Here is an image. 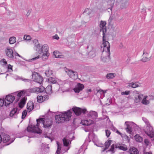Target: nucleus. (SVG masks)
Listing matches in <instances>:
<instances>
[{
    "instance_id": "bb28decb",
    "label": "nucleus",
    "mask_w": 154,
    "mask_h": 154,
    "mask_svg": "<svg viewBox=\"0 0 154 154\" xmlns=\"http://www.w3.org/2000/svg\"><path fill=\"white\" fill-rule=\"evenodd\" d=\"M129 152L131 154H138L139 153L137 149L135 147L130 148L129 149Z\"/></svg>"
},
{
    "instance_id": "c756f323",
    "label": "nucleus",
    "mask_w": 154,
    "mask_h": 154,
    "mask_svg": "<svg viewBox=\"0 0 154 154\" xmlns=\"http://www.w3.org/2000/svg\"><path fill=\"white\" fill-rule=\"evenodd\" d=\"M63 141L64 146H68L70 143V140L64 138L63 139Z\"/></svg>"
},
{
    "instance_id": "393cba45",
    "label": "nucleus",
    "mask_w": 154,
    "mask_h": 154,
    "mask_svg": "<svg viewBox=\"0 0 154 154\" xmlns=\"http://www.w3.org/2000/svg\"><path fill=\"white\" fill-rule=\"evenodd\" d=\"M26 97H24L20 100V102L19 103V106L20 108H22L24 106L26 103Z\"/></svg>"
},
{
    "instance_id": "37998d69",
    "label": "nucleus",
    "mask_w": 154,
    "mask_h": 154,
    "mask_svg": "<svg viewBox=\"0 0 154 154\" xmlns=\"http://www.w3.org/2000/svg\"><path fill=\"white\" fill-rule=\"evenodd\" d=\"M142 120L145 123L146 126L147 125H149L150 124L149 121L148 120L145 118L143 117L142 118Z\"/></svg>"
},
{
    "instance_id": "79ce46f5",
    "label": "nucleus",
    "mask_w": 154,
    "mask_h": 154,
    "mask_svg": "<svg viewBox=\"0 0 154 154\" xmlns=\"http://www.w3.org/2000/svg\"><path fill=\"white\" fill-rule=\"evenodd\" d=\"M92 12L91 9L89 8H86L84 11V13H86L88 15L90 14Z\"/></svg>"
},
{
    "instance_id": "a211bd4d",
    "label": "nucleus",
    "mask_w": 154,
    "mask_h": 154,
    "mask_svg": "<svg viewBox=\"0 0 154 154\" xmlns=\"http://www.w3.org/2000/svg\"><path fill=\"white\" fill-rule=\"evenodd\" d=\"M88 51H89V55L92 57H93L95 55V49L91 45H88L87 47Z\"/></svg>"
},
{
    "instance_id": "3c124183",
    "label": "nucleus",
    "mask_w": 154,
    "mask_h": 154,
    "mask_svg": "<svg viewBox=\"0 0 154 154\" xmlns=\"http://www.w3.org/2000/svg\"><path fill=\"white\" fill-rule=\"evenodd\" d=\"M130 91H126L125 92H122L121 94L122 95H129L130 94Z\"/></svg>"
},
{
    "instance_id": "052dcab7",
    "label": "nucleus",
    "mask_w": 154,
    "mask_h": 154,
    "mask_svg": "<svg viewBox=\"0 0 154 154\" xmlns=\"http://www.w3.org/2000/svg\"><path fill=\"white\" fill-rule=\"evenodd\" d=\"M111 128V129L112 130H113V131H116L117 130V129L115 128L114 127V126H112V127Z\"/></svg>"
},
{
    "instance_id": "7ed1b4c3",
    "label": "nucleus",
    "mask_w": 154,
    "mask_h": 154,
    "mask_svg": "<svg viewBox=\"0 0 154 154\" xmlns=\"http://www.w3.org/2000/svg\"><path fill=\"white\" fill-rule=\"evenodd\" d=\"M106 21L101 20L99 24L100 30V32H102L103 33V45L104 47V50L106 49L108 51H109L110 45L109 42L106 41V37L105 36V33L106 32Z\"/></svg>"
},
{
    "instance_id": "e2e57ef3",
    "label": "nucleus",
    "mask_w": 154,
    "mask_h": 154,
    "mask_svg": "<svg viewBox=\"0 0 154 154\" xmlns=\"http://www.w3.org/2000/svg\"><path fill=\"white\" fill-rule=\"evenodd\" d=\"M111 5H112L114 2V0H111Z\"/></svg>"
},
{
    "instance_id": "39448f33",
    "label": "nucleus",
    "mask_w": 154,
    "mask_h": 154,
    "mask_svg": "<svg viewBox=\"0 0 154 154\" xmlns=\"http://www.w3.org/2000/svg\"><path fill=\"white\" fill-rule=\"evenodd\" d=\"M87 112V117L90 119L82 120L81 121L82 124L85 125H90L94 123V120L98 116L97 113L95 111H91Z\"/></svg>"
},
{
    "instance_id": "423d86ee",
    "label": "nucleus",
    "mask_w": 154,
    "mask_h": 154,
    "mask_svg": "<svg viewBox=\"0 0 154 154\" xmlns=\"http://www.w3.org/2000/svg\"><path fill=\"white\" fill-rule=\"evenodd\" d=\"M33 42L35 43V46L36 48V51L40 54L48 52V47L47 44L44 45L42 46L39 44H36V43L38 42V40L36 39L34 40Z\"/></svg>"
},
{
    "instance_id": "bf43d9fd",
    "label": "nucleus",
    "mask_w": 154,
    "mask_h": 154,
    "mask_svg": "<svg viewBox=\"0 0 154 154\" xmlns=\"http://www.w3.org/2000/svg\"><path fill=\"white\" fill-rule=\"evenodd\" d=\"M15 79L16 80H20L21 77L17 76H16L15 77Z\"/></svg>"
},
{
    "instance_id": "2f4dec72",
    "label": "nucleus",
    "mask_w": 154,
    "mask_h": 154,
    "mask_svg": "<svg viewBox=\"0 0 154 154\" xmlns=\"http://www.w3.org/2000/svg\"><path fill=\"white\" fill-rule=\"evenodd\" d=\"M134 138L137 142H141L143 140L142 138L138 134L134 136Z\"/></svg>"
},
{
    "instance_id": "c85d7f7f",
    "label": "nucleus",
    "mask_w": 154,
    "mask_h": 154,
    "mask_svg": "<svg viewBox=\"0 0 154 154\" xmlns=\"http://www.w3.org/2000/svg\"><path fill=\"white\" fill-rule=\"evenodd\" d=\"M44 88L43 86H40L39 87H36V93H41L44 91Z\"/></svg>"
},
{
    "instance_id": "f03ea898",
    "label": "nucleus",
    "mask_w": 154,
    "mask_h": 154,
    "mask_svg": "<svg viewBox=\"0 0 154 154\" xmlns=\"http://www.w3.org/2000/svg\"><path fill=\"white\" fill-rule=\"evenodd\" d=\"M25 92V91L23 90L19 92H14L7 95L4 100L5 105L7 106L10 104L12 103L15 99L16 96H17V101H18L19 100V98L24 95Z\"/></svg>"
},
{
    "instance_id": "473e14b6",
    "label": "nucleus",
    "mask_w": 154,
    "mask_h": 154,
    "mask_svg": "<svg viewBox=\"0 0 154 154\" xmlns=\"http://www.w3.org/2000/svg\"><path fill=\"white\" fill-rule=\"evenodd\" d=\"M53 55L55 58H61L62 55H60V53L58 51H55L53 52Z\"/></svg>"
},
{
    "instance_id": "6ab92c4d",
    "label": "nucleus",
    "mask_w": 154,
    "mask_h": 154,
    "mask_svg": "<svg viewBox=\"0 0 154 154\" xmlns=\"http://www.w3.org/2000/svg\"><path fill=\"white\" fill-rule=\"evenodd\" d=\"M49 97L48 95L44 96H38L37 97V101L38 103H42L44 101L48 100Z\"/></svg>"
},
{
    "instance_id": "f704fd0d",
    "label": "nucleus",
    "mask_w": 154,
    "mask_h": 154,
    "mask_svg": "<svg viewBox=\"0 0 154 154\" xmlns=\"http://www.w3.org/2000/svg\"><path fill=\"white\" fill-rule=\"evenodd\" d=\"M111 142L112 141L111 140H109L105 142V150H106L108 148L109 146L111 145Z\"/></svg>"
},
{
    "instance_id": "e433bc0d",
    "label": "nucleus",
    "mask_w": 154,
    "mask_h": 154,
    "mask_svg": "<svg viewBox=\"0 0 154 154\" xmlns=\"http://www.w3.org/2000/svg\"><path fill=\"white\" fill-rule=\"evenodd\" d=\"M150 53L149 50L147 49H145L143 51V55L144 56L148 57Z\"/></svg>"
},
{
    "instance_id": "1a4fd4ad",
    "label": "nucleus",
    "mask_w": 154,
    "mask_h": 154,
    "mask_svg": "<svg viewBox=\"0 0 154 154\" xmlns=\"http://www.w3.org/2000/svg\"><path fill=\"white\" fill-rule=\"evenodd\" d=\"M136 124L133 122L127 121L125 122V125L126 126L125 128L126 131L131 134L132 132V128H134Z\"/></svg>"
},
{
    "instance_id": "9d476101",
    "label": "nucleus",
    "mask_w": 154,
    "mask_h": 154,
    "mask_svg": "<svg viewBox=\"0 0 154 154\" xmlns=\"http://www.w3.org/2000/svg\"><path fill=\"white\" fill-rule=\"evenodd\" d=\"M72 110L74 113L77 116L80 115L82 112L84 114L87 111L86 109H82L76 106L73 107L72 108Z\"/></svg>"
},
{
    "instance_id": "4c0bfd02",
    "label": "nucleus",
    "mask_w": 154,
    "mask_h": 154,
    "mask_svg": "<svg viewBox=\"0 0 154 154\" xmlns=\"http://www.w3.org/2000/svg\"><path fill=\"white\" fill-rule=\"evenodd\" d=\"M0 64L3 66H6L7 62L5 59H3L0 61Z\"/></svg>"
},
{
    "instance_id": "c9c22d12",
    "label": "nucleus",
    "mask_w": 154,
    "mask_h": 154,
    "mask_svg": "<svg viewBox=\"0 0 154 154\" xmlns=\"http://www.w3.org/2000/svg\"><path fill=\"white\" fill-rule=\"evenodd\" d=\"M116 76V74L115 73H110L107 74L106 75V77L107 78L109 79H113Z\"/></svg>"
},
{
    "instance_id": "aec40b11",
    "label": "nucleus",
    "mask_w": 154,
    "mask_h": 154,
    "mask_svg": "<svg viewBox=\"0 0 154 154\" xmlns=\"http://www.w3.org/2000/svg\"><path fill=\"white\" fill-rule=\"evenodd\" d=\"M17 110V108L13 109L10 112V116L11 117H13L14 118H17V115L18 113Z\"/></svg>"
},
{
    "instance_id": "de8ad7c7",
    "label": "nucleus",
    "mask_w": 154,
    "mask_h": 154,
    "mask_svg": "<svg viewBox=\"0 0 154 154\" xmlns=\"http://www.w3.org/2000/svg\"><path fill=\"white\" fill-rule=\"evenodd\" d=\"M27 114V112L25 110L23 111L22 112V118L24 119L26 116Z\"/></svg>"
},
{
    "instance_id": "a19ab883",
    "label": "nucleus",
    "mask_w": 154,
    "mask_h": 154,
    "mask_svg": "<svg viewBox=\"0 0 154 154\" xmlns=\"http://www.w3.org/2000/svg\"><path fill=\"white\" fill-rule=\"evenodd\" d=\"M150 57H147V56H145L141 59V60L143 62H147L149 60Z\"/></svg>"
},
{
    "instance_id": "6e6552de",
    "label": "nucleus",
    "mask_w": 154,
    "mask_h": 154,
    "mask_svg": "<svg viewBox=\"0 0 154 154\" xmlns=\"http://www.w3.org/2000/svg\"><path fill=\"white\" fill-rule=\"evenodd\" d=\"M64 69L65 72L70 78L73 79H77L78 78V75L76 72L74 71L67 68H65Z\"/></svg>"
},
{
    "instance_id": "2eb2a0df",
    "label": "nucleus",
    "mask_w": 154,
    "mask_h": 154,
    "mask_svg": "<svg viewBox=\"0 0 154 154\" xmlns=\"http://www.w3.org/2000/svg\"><path fill=\"white\" fill-rule=\"evenodd\" d=\"M84 85L81 83H77L75 87L74 88V91L76 93H79L84 88Z\"/></svg>"
},
{
    "instance_id": "4468645a",
    "label": "nucleus",
    "mask_w": 154,
    "mask_h": 154,
    "mask_svg": "<svg viewBox=\"0 0 154 154\" xmlns=\"http://www.w3.org/2000/svg\"><path fill=\"white\" fill-rule=\"evenodd\" d=\"M136 93L134 95V101L136 103H139L141 102L142 99L143 97V95L138 93L137 91H136Z\"/></svg>"
},
{
    "instance_id": "13d9d810",
    "label": "nucleus",
    "mask_w": 154,
    "mask_h": 154,
    "mask_svg": "<svg viewBox=\"0 0 154 154\" xmlns=\"http://www.w3.org/2000/svg\"><path fill=\"white\" fill-rule=\"evenodd\" d=\"M98 92H100V94H104L105 93L104 91L103 90H99L98 91Z\"/></svg>"
},
{
    "instance_id": "b1692460",
    "label": "nucleus",
    "mask_w": 154,
    "mask_h": 154,
    "mask_svg": "<svg viewBox=\"0 0 154 154\" xmlns=\"http://www.w3.org/2000/svg\"><path fill=\"white\" fill-rule=\"evenodd\" d=\"M49 54V52L42 53V54L40 55V57L43 60L45 61L48 59Z\"/></svg>"
},
{
    "instance_id": "4be33fe9",
    "label": "nucleus",
    "mask_w": 154,
    "mask_h": 154,
    "mask_svg": "<svg viewBox=\"0 0 154 154\" xmlns=\"http://www.w3.org/2000/svg\"><path fill=\"white\" fill-rule=\"evenodd\" d=\"M128 0H121L120 8L122 9L125 8L128 5Z\"/></svg>"
},
{
    "instance_id": "dca6fc26",
    "label": "nucleus",
    "mask_w": 154,
    "mask_h": 154,
    "mask_svg": "<svg viewBox=\"0 0 154 154\" xmlns=\"http://www.w3.org/2000/svg\"><path fill=\"white\" fill-rule=\"evenodd\" d=\"M5 52L6 55L8 57L11 59L13 58V51L11 48H6L5 49Z\"/></svg>"
},
{
    "instance_id": "6e6d98bb",
    "label": "nucleus",
    "mask_w": 154,
    "mask_h": 154,
    "mask_svg": "<svg viewBox=\"0 0 154 154\" xmlns=\"http://www.w3.org/2000/svg\"><path fill=\"white\" fill-rule=\"evenodd\" d=\"M53 38L54 39H56L57 40H58L59 38V37L57 35H55L53 36Z\"/></svg>"
},
{
    "instance_id": "58836bf2",
    "label": "nucleus",
    "mask_w": 154,
    "mask_h": 154,
    "mask_svg": "<svg viewBox=\"0 0 154 154\" xmlns=\"http://www.w3.org/2000/svg\"><path fill=\"white\" fill-rule=\"evenodd\" d=\"M48 81L51 82L53 84H54L56 83L57 82V80L55 78L50 77L48 79Z\"/></svg>"
},
{
    "instance_id": "20e7f679",
    "label": "nucleus",
    "mask_w": 154,
    "mask_h": 154,
    "mask_svg": "<svg viewBox=\"0 0 154 154\" xmlns=\"http://www.w3.org/2000/svg\"><path fill=\"white\" fill-rule=\"evenodd\" d=\"M71 109L62 112L55 116L56 122L58 123H62L65 121H69L72 116Z\"/></svg>"
},
{
    "instance_id": "7c9ffc66",
    "label": "nucleus",
    "mask_w": 154,
    "mask_h": 154,
    "mask_svg": "<svg viewBox=\"0 0 154 154\" xmlns=\"http://www.w3.org/2000/svg\"><path fill=\"white\" fill-rule=\"evenodd\" d=\"M16 39L15 37L13 36L10 38L9 43L10 44H13L16 42Z\"/></svg>"
},
{
    "instance_id": "9b49d317",
    "label": "nucleus",
    "mask_w": 154,
    "mask_h": 154,
    "mask_svg": "<svg viewBox=\"0 0 154 154\" xmlns=\"http://www.w3.org/2000/svg\"><path fill=\"white\" fill-rule=\"evenodd\" d=\"M115 148H119L123 150H126L127 148L126 147L122 146L120 144L115 145L114 144H112L111 146V148L108 151H111L112 152L111 153L113 154L114 152V150Z\"/></svg>"
},
{
    "instance_id": "603ef678",
    "label": "nucleus",
    "mask_w": 154,
    "mask_h": 154,
    "mask_svg": "<svg viewBox=\"0 0 154 154\" xmlns=\"http://www.w3.org/2000/svg\"><path fill=\"white\" fill-rule=\"evenodd\" d=\"M5 103L4 100L2 99H0V107H2Z\"/></svg>"
},
{
    "instance_id": "ea45409f",
    "label": "nucleus",
    "mask_w": 154,
    "mask_h": 154,
    "mask_svg": "<svg viewBox=\"0 0 154 154\" xmlns=\"http://www.w3.org/2000/svg\"><path fill=\"white\" fill-rule=\"evenodd\" d=\"M45 73L46 76L48 77L52 74V72L51 70L48 69V70L46 71Z\"/></svg>"
},
{
    "instance_id": "f3484780",
    "label": "nucleus",
    "mask_w": 154,
    "mask_h": 154,
    "mask_svg": "<svg viewBox=\"0 0 154 154\" xmlns=\"http://www.w3.org/2000/svg\"><path fill=\"white\" fill-rule=\"evenodd\" d=\"M101 48L103 47V52H105L107 54V56L106 57H103L102 56L101 57V59L102 60L103 62H106L107 60L109 59V56L110 55V47L109 48V51H108L106 49L104 50V47L103 45V44L102 45Z\"/></svg>"
},
{
    "instance_id": "338daca9",
    "label": "nucleus",
    "mask_w": 154,
    "mask_h": 154,
    "mask_svg": "<svg viewBox=\"0 0 154 154\" xmlns=\"http://www.w3.org/2000/svg\"><path fill=\"white\" fill-rule=\"evenodd\" d=\"M76 154H79V152H78Z\"/></svg>"
},
{
    "instance_id": "cd10ccee",
    "label": "nucleus",
    "mask_w": 154,
    "mask_h": 154,
    "mask_svg": "<svg viewBox=\"0 0 154 154\" xmlns=\"http://www.w3.org/2000/svg\"><path fill=\"white\" fill-rule=\"evenodd\" d=\"M34 104L31 101H29L27 105V108L30 111L32 110L33 109Z\"/></svg>"
},
{
    "instance_id": "69168bd1",
    "label": "nucleus",
    "mask_w": 154,
    "mask_h": 154,
    "mask_svg": "<svg viewBox=\"0 0 154 154\" xmlns=\"http://www.w3.org/2000/svg\"><path fill=\"white\" fill-rule=\"evenodd\" d=\"M145 154H152V153L151 152H146V153Z\"/></svg>"
},
{
    "instance_id": "72a5a7b5",
    "label": "nucleus",
    "mask_w": 154,
    "mask_h": 154,
    "mask_svg": "<svg viewBox=\"0 0 154 154\" xmlns=\"http://www.w3.org/2000/svg\"><path fill=\"white\" fill-rule=\"evenodd\" d=\"M57 149L56 151V153L57 154H59L60 152V150L61 148V145L57 141Z\"/></svg>"
},
{
    "instance_id": "5fc2aeb1",
    "label": "nucleus",
    "mask_w": 154,
    "mask_h": 154,
    "mask_svg": "<svg viewBox=\"0 0 154 154\" xmlns=\"http://www.w3.org/2000/svg\"><path fill=\"white\" fill-rule=\"evenodd\" d=\"M20 80L23 81L25 82H29L30 81V80H29L27 79H25L24 78H22L21 77V79Z\"/></svg>"
},
{
    "instance_id": "8fccbe9b",
    "label": "nucleus",
    "mask_w": 154,
    "mask_h": 154,
    "mask_svg": "<svg viewBox=\"0 0 154 154\" xmlns=\"http://www.w3.org/2000/svg\"><path fill=\"white\" fill-rule=\"evenodd\" d=\"M7 68L8 71L11 72L12 71V66L10 65L8 66Z\"/></svg>"
},
{
    "instance_id": "680f3d73",
    "label": "nucleus",
    "mask_w": 154,
    "mask_h": 154,
    "mask_svg": "<svg viewBox=\"0 0 154 154\" xmlns=\"http://www.w3.org/2000/svg\"><path fill=\"white\" fill-rule=\"evenodd\" d=\"M116 132L119 134L120 135H122V134L118 130H116Z\"/></svg>"
},
{
    "instance_id": "a878e982",
    "label": "nucleus",
    "mask_w": 154,
    "mask_h": 154,
    "mask_svg": "<svg viewBox=\"0 0 154 154\" xmlns=\"http://www.w3.org/2000/svg\"><path fill=\"white\" fill-rule=\"evenodd\" d=\"M44 90L47 94H50L52 93V86L51 85H48Z\"/></svg>"
},
{
    "instance_id": "0eeeda50",
    "label": "nucleus",
    "mask_w": 154,
    "mask_h": 154,
    "mask_svg": "<svg viewBox=\"0 0 154 154\" xmlns=\"http://www.w3.org/2000/svg\"><path fill=\"white\" fill-rule=\"evenodd\" d=\"M32 77L34 81L40 84L43 81L42 77L38 73L35 72H32Z\"/></svg>"
},
{
    "instance_id": "ddd939ff",
    "label": "nucleus",
    "mask_w": 154,
    "mask_h": 154,
    "mask_svg": "<svg viewBox=\"0 0 154 154\" xmlns=\"http://www.w3.org/2000/svg\"><path fill=\"white\" fill-rule=\"evenodd\" d=\"M14 140H11L10 139V136L7 134H5L3 135V138H2V141L4 143H6V144H5V145H8L11 143H12Z\"/></svg>"
},
{
    "instance_id": "864d4df0",
    "label": "nucleus",
    "mask_w": 154,
    "mask_h": 154,
    "mask_svg": "<svg viewBox=\"0 0 154 154\" xmlns=\"http://www.w3.org/2000/svg\"><path fill=\"white\" fill-rule=\"evenodd\" d=\"M58 84L57 85H56L57 86L59 87L60 86L59 85H62L64 83H65L64 81H59L58 82Z\"/></svg>"
},
{
    "instance_id": "c03bdc74",
    "label": "nucleus",
    "mask_w": 154,
    "mask_h": 154,
    "mask_svg": "<svg viewBox=\"0 0 154 154\" xmlns=\"http://www.w3.org/2000/svg\"><path fill=\"white\" fill-rule=\"evenodd\" d=\"M23 38L24 40L27 41L31 39V38L30 36L29 35H25L24 36Z\"/></svg>"
},
{
    "instance_id": "412c9836",
    "label": "nucleus",
    "mask_w": 154,
    "mask_h": 154,
    "mask_svg": "<svg viewBox=\"0 0 154 154\" xmlns=\"http://www.w3.org/2000/svg\"><path fill=\"white\" fill-rule=\"evenodd\" d=\"M148 97L147 95L143 96V97L141 101V103L144 105H147L150 103L149 101L147 99Z\"/></svg>"
},
{
    "instance_id": "09e8293b",
    "label": "nucleus",
    "mask_w": 154,
    "mask_h": 154,
    "mask_svg": "<svg viewBox=\"0 0 154 154\" xmlns=\"http://www.w3.org/2000/svg\"><path fill=\"white\" fill-rule=\"evenodd\" d=\"M29 91L31 93H36V88H32L29 90Z\"/></svg>"
},
{
    "instance_id": "0e129e2a",
    "label": "nucleus",
    "mask_w": 154,
    "mask_h": 154,
    "mask_svg": "<svg viewBox=\"0 0 154 154\" xmlns=\"http://www.w3.org/2000/svg\"><path fill=\"white\" fill-rule=\"evenodd\" d=\"M15 56H19V57H21L17 53H15Z\"/></svg>"
},
{
    "instance_id": "a18cd8bd",
    "label": "nucleus",
    "mask_w": 154,
    "mask_h": 154,
    "mask_svg": "<svg viewBox=\"0 0 154 154\" xmlns=\"http://www.w3.org/2000/svg\"><path fill=\"white\" fill-rule=\"evenodd\" d=\"M144 143L146 146H150L151 145V143L148 139H146L144 140Z\"/></svg>"
},
{
    "instance_id": "49530a36",
    "label": "nucleus",
    "mask_w": 154,
    "mask_h": 154,
    "mask_svg": "<svg viewBox=\"0 0 154 154\" xmlns=\"http://www.w3.org/2000/svg\"><path fill=\"white\" fill-rule=\"evenodd\" d=\"M106 135L107 137H109L111 134V132L109 130H105Z\"/></svg>"
},
{
    "instance_id": "f257e3e1",
    "label": "nucleus",
    "mask_w": 154,
    "mask_h": 154,
    "mask_svg": "<svg viewBox=\"0 0 154 154\" xmlns=\"http://www.w3.org/2000/svg\"><path fill=\"white\" fill-rule=\"evenodd\" d=\"M37 122L36 126L31 125L27 128V131L28 132H33L34 133L40 134L42 132V130L38 127L39 124L42 123L45 128H51L53 120L51 118L45 119L41 118L36 119Z\"/></svg>"
},
{
    "instance_id": "5701e85b",
    "label": "nucleus",
    "mask_w": 154,
    "mask_h": 154,
    "mask_svg": "<svg viewBox=\"0 0 154 154\" xmlns=\"http://www.w3.org/2000/svg\"><path fill=\"white\" fill-rule=\"evenodd\" d=\"M140 85L137 82H133L129 83L127 86L128 87H131L132 88H135L137 87H139Z\"/></svg>"
},
{
    "instance_id": "4d7b16f0",
    "label": "nucleus",
    "mask_w": 154,
    "mask_h": 154,
    "mask_svg": "<svg viewBox=\"0 0 154 154\" xmlns=\"http://www.w3.org/2000/svg\"><path fill=\"white\" fill-rule=\"evenodd\" d=\"M39 58V56L38 55L36 57H35L34 58H33L31 60H35L37 59H38Z\"/></svg>"
},
{
    "instance_id": "f8f14e48",
    "label": "nucleus",
    "mask_w": 154,
    "mask_h": 154,
    "mask_svg": "<svg viewBox=\"0 0 154 154\" xmlns=\"http://www.w3.org/2000/svg\"><path fill=\"white\" fill-rule=\"evenodd\" d=\"M147 131L146 134L150 138H152V140H154V131L153 130L152 127L150 125V124L147 125L146 126Z\"/></svg>"
}]
</instances>
